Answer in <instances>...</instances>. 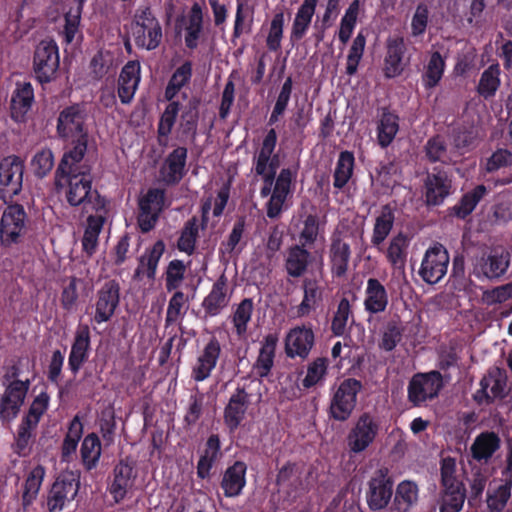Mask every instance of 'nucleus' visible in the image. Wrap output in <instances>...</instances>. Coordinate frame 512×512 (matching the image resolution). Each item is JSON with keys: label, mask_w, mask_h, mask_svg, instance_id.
<instances>
[{"label": "nucleus", "mask_w": 512, "mask_h": 512, "mask_svg": "<svg viewBox=\"0 0 512 512\" xmlns=\"http://www.w3.org/2000/svg\"><path fill=\"white\" fill-rule=\"evenodd\" d=\"M86 154H63L54 172V189L64 195L70 206L92 204L93 209L105 208V200L92 189V164Z\"/></svg>", "instance_id": "1"}, {"label": "nucleus", "mask_w": 512, "mask_h": 512, "mask_svg": "<svg viewBox=\"0 0 512 512\" xmlns=\"http://www.w3.org/2000/svg\"><path fill=\"white\" fill-rule=\"evenodd\" d=\"M87 108L83 103H73L60 110L57 117L56 132L60 139L71 141L63 154H86L89 132L86 125Z\"/></svg>", "instance_id": "2"}, {"label": "nucleus", "mask_w": 512, "mask_h": 512, "mask_svg": "<svg viewBox=\"0 0 512 512\" xmlns=\"http://www.w3.org/2000/svg\"><path fill=\"white\" fill-rule=\"evenodd\" d=\"M19 375V367L12 365L3 376V385L9 382L0 397V419L3 421L15 418L18 415L29 390V380H19Z\"/></svg>", "instance_id": "3"}, {"label": "nucleus", "mask_w": 512, "mask_h": 512, "mask_svg": "<svg viewBox=\"0 0 512 512\" xmlns=\"http://www.w3.org/2000/svg\"><path fill=\"white\" fill-rule=\"evenodd\" d=\"M443 387V376L438 370L415 373L407 385V401L412 407H425L438 398Z\"/></svg>", "instance_id": "4"}, {"label": "nucleus", "mask_w": 512, "mask_h": 512, "mask_svg": "<svg viewBox=\"0 0 512 512\" xmlns=\"http://www.w3.org/2000/svg\"><path fill=\"white\" fill-rule=\"evenodd\" d=\"M479 386L480 388L472 395L477 405L490 406L497 401L505 400L509 394L506 370L497 366L489 368L480 379Z\"/></svg>", "instance_id": "5"}, {"label": "nucleus", "mask_w": 512, "mask_h": 512, "mask_svg": "<svg viewBox=\"0 0 512 512\" xmlns=\"http://www.w3.org/2000/svg\"><path fill=\"white\" fill-rule=\"evenodd\" d=\"M362 388L360 380L344 379L331 397L328 409L329 418L339 422L347 421L356 407L357 395Z\"/></svg>", "instance_id": "6"}, {"label": "nucleus", "mask_w": 512, "mask_h": 512, "mask_svg": "<svg viewBox=\"0 0 512 512\" xmlns=\"http://www.w3.org/2000/svg\"><path fill=\"white\" fill-rule=\"evenodd\" d=\"M132 33L135 45L138 48L151 51L161 44L163 38L162 27L150 7L137 11Z\"/></svg>", "instance_id": "7"}, {"label": "nucleus", "mask_w": 512, "mask_h": 512, "mask_svg": "<svg viewBox=\"0 0 512 512\" xmlns=\"http://www.w3.org/2000/svg\"><path fill=\"white\" fill-rule=\"evenodd\" d=\"M379 431V418L370 412L361 413L347 434L349 451L354 454L364 452L374 443Z\"/></svg>", "instance_id": "8"}, {"label": "nucleus", "mask_w": 512, "mask_h": 512, "mask_svg": "<svg viewBox=\"0 0 512 512\" xmlns=\"http://www.w3.org/2000/svg\"><path fill=\"white\" fill-rule=\"evenodd\" d=\"M510 263V252L502 246L494 247L476 260L473 274L480 280L498 281L506 275Z\"/></svg>", "instance_id": "9"}, {"label": "nucleus", "mask_w": 512, "mask_h": 512, "mask_svg": "<svg viewBox=\"0 0 512 512\" xmlns=\"http://www.w3.org/2000/svg\"><path fill=\"white\" fill-rule=\"evenodd\" d=\"M24 161L20 156L8 155L0 160V200L11 202L23 186Z\"/></svg>", "instance_id": "10"}, {"label": "nucleus", "mask_w": 512, "mask_h": 512, "mask_svg": "<svg viewBox=\"0 0 512 512\" xmlns=\"http://www.w3.org/2000/svg\"><path fill=\"white\" fill-rule=\"evenodd\" d=\"M60 65L59 49L54 41H41L33 55V73L35 79L42 85L56 78Z\"/></svg>", "instance_id": "11"}, {"label": "nucleus", "mask_w": 512, "mask_h": 512, "mask_svg": "<svg viewBox=\"0 0 512 512\" xmlns=\"http://www.w3.org/2000/svg\"><path fill=\"white\" fill-rule=\"evenodd\" d=\"M79 491V477L73 472L60 474L53 482L46 498L49 512H61L73 501Z\"/></svg>", "instance_id": "12"}, {"label": "nucleus", "mask_w": 512, "mask_h": 512, "mask_svg": "<svg viewBox=\"0 0 512 512\" xmlns=\"http://www.w3.org/2000/svg\"><path fill=\"white\" fill-rule=\"evenodd\" d=\"M393 479L385 467L377 469L367 482L366 502L371 511L385 509L393 496Z\"/></svg>", "instance_id": "13"}, {"label": "nucleus", "mask_w": 512, "mask_h": 512, "mask_svg": "<svg viewBox=\"0 0 512 512\" xmlns=\"http://www.w3.org/2000/svg\"><path fill=\"white\" fill-rule=\"evenodd\" d=\"M424 197L427 206H440L453 193L452 175L443 167L435 166L424 179Z\"/></svg>", "instance_id": "14"}, {"label": "nucleus", "mask_w": 512, "mask_h": 512, "mask_svg": "<svg viewBox=\"0 0 512 512\" xmlns=\"http://www.w3.org/2000/svg\"><path fill=\"white\" fill-rule=\"evenodd\" d=\"M27 214L21 204L8 205L0 220V242L3 247L17 244L24 234Z\"/></svg>", "instance_id": "15"}, {"label": "nucleus", "mask_w": 512, "mask_h": 512, "mask_svg": "<svg viewBox=\"0 0 512 512\" xmlns=\"http://www.w3.org/2000/svg\"><path fill=\"white\" fill-rule=\"evenodd\" d=\"M120 290V284L115 279L102 284L95 296L93 322L101 324L112 319L120 304Z\"/></svg>", "instance_id": "16"}, {"label": "nucleus", "mask_w": 512, "mask_h": 512, "mask_svg": "<svg viewBox=\"0 0 512 512\" xmlns=\"http://www.w3.org/2000/svg\"><path fill=\"white\" fill-rule=\"evenodd\" d=\"M449 254L442 244H436L426 250L419 275L428 284L438 283L447 273Z\"/></svg>", "instance_id": "17"}, {"label": "nucleus", "mask_w": 512, "mask_h": 512, "mask_svg": "<svg viewBox=\"0 0 512 512\" xmlns=\"http://www.w3.org/2000/svg\"><path fill=\"white\" fill-rule=\"evenodd\" d=\"M250 396L245 386L240 385L231 394L223 412L224 424L230 432L236 431L245 419L251 404Z\"/></svg>", "instance_id": "18"}, {"label": "nucleus", "mask_w": 512, "mask_h": 512, "mask_svg": "<svg viewBox=\"0 0 512 512\" xmlns=\"http://www.w3.org/2000/svg\"><path fill=\"white\" fill-rule=\"evenodd\" d=\"M35 101L30 82H16L10 99V117L15 123H25Z\"/></svg>", "instance_id": "19"}, {"label": "nucleus", "mask_w": 512, "mask_h": 512, "mask_svg": "<svg viewBox=\"0 0 512 512\" xmlns=\"http://www.w3.org/2000/svg\"><path fill=\"white\" fill-rule=\"evenodd\" d=\"M134 468L126 460H120L114 467L108 491L116 504L122 502L134 486Z\"/></svg>", "instance_id": "20"}, {"label": "nucleus", "mask_w": 512, "mask_h": 512, "mask_svg": "<svg viewBox=\"0 0 512 512\" xmlns=\"http://www.w3.org/2000/svg\"><path fill=\"white\" fill-rule=\"evenodd\" d=\"M91 348L90 328L80 323L75 332L74 340L68 357V367L75 376L88 360Z\"/></svg>", "instance_id": "21"}, {"label": "nucleus", "mask_w": 512, "mask_h": 512, "mask_svg": "<svg viewBox=\"0 0 512 512\" xmlns=\"http://www.w3.org/2000/svg\"><path fill=\"white\" fill-rule=\"evenodd\" d=\"M221 350L219 340L215 336H212L204 346L192 368V378L196 382H202L210 377L212 371L216 368Z\"/></svg>", "instance_id": "22"}, {"label": "nucleus", "mask_w": 512, "mask_h": 512, "mask_svg": "<svg viewBox=\"0 0 512 512\" xmlns=\"http://www.w3.org/2000/svg\"><path fill=\"white\" fill-rule=\"evenodd\" d=\"M315 336L311 328L297 326L292 328L287 337L285 352L288 357L306 359L314 346Z\"/></svg>", "instance_id": "23"}, {"label": "nucleus", "mask_w": 512, "mask_h": 512, "mask_svg": "<svg viewBox=\"0 0 512 512\" xmlns=\"http://www.w3.org/2000/svg\"><path fill=\"white\" fill-rule=\"evenodd\" d=\"M247 464L236 460L229 465L222 474L220 487L226 498H236L242 495L246 486Z\"/></svg>", "instance_id": "24"}, {"label": "nucleus", "mask_w": 512, "mask_h": 512, "mask_svg": "<svg viewBox=\"0 0 512 512\" xmlns=\"http://www.w3.org/2000/svg\"><path fill=\"white\" fill-rule=\"evenodd\" d=\"M139 61L130 60L122 68L118 78V96L122 104H129L134 98L141 80Z\"/></svg>", "instance_id": "25"}, {"label": "nucleus", "mask_w": 512, "mask_h": 512, "mask_svg": "<svg viewBox=\"0 0 512 512\" xmlns=\"http://www.w3.org/2000/svg\"><path fill=\"white\" fill-rule=\"evenodd\" d=\"M277 145V133L274 128L267 131L260 148L253 156V166H258L261 172L267 170L277 174L279 168V155L274 154Z\"/></svg>", "instance_id": "26"}, {"label": "nucleus", "mask_w": 512, "mask_h": 512, "mask_svg": "<svg viewBox=\"0 0 512 512\" xmlns=\"http://www.w3.org/2000/svg\"><path fill=\"white\" fill-rule=\"evenodd\" d=\"M164 252L165 243L161 239L157 240L151 247L146 248L138 259V266L134 271L133 278L141 280L143 277H146L149 281H154L159 261Z\"/></svg>", "instance_id": "27"}, {"label": "nucleus", "mask_w": 512, "mask_h": 512, "mask_svg": "<svg viewBox=\"0 0 512 512\" xmlns=\"http://www.w3.org/2000/svg\"><path fill=\"white\" fill-rule=\"evenodd\" d=\"M331 274L334 278L346 275L351 258L350 245L339 235L333 234L328 251Z\"/></svg>", "instance_id": "28"}, {"label": "nucleus", "mask_w": 512, "mask_h": 512, "mask_svg": "<svg viewBox=\"0 0 512 512\" xmlns=\"http://www.w3.org/2000/svg\"><path fill=\"white\" fill-rule=\"evenodd\" d=\"M227 284L228 279L224 273L213 283L210 292L202 301L206 317L217 316L228 305Z\"/></svg>", "instance_id": "29"}, {"label": "nucleus", "mask_w": 512, "mask_h": 512, "mask_svg": "<svg viewBox=\"0 0 512 512\" xmlns=\"http://www.w3.org/2000/svg\"><path fill=\"white\" fill-rule=\"evenodd\" d=\"M379 112L376 128L377 142L381 148L385 149L392 144L399 131L400 118L389 107H381Z\"/></svg>", "instance_id": "30"}, {"label": "nucleus", "mask_w": 512, "mask_h": 512, "mask_svg": "<svg viewBox=\"0 0 512 512\" xmlns=\"http://www.w3.org/2000/svg\"><path fill=\"white\" fill-rule=\"evenodd\" d=\"M389 303L388 292L377 278H369L365 289L364 309L370 315L383 313Z\"/></svg>", "instance_id": "31"}, {"label": "nucleus", "mask_w": 512, "mask_h": 512, "mask_svg": "<svg viewBox=\"0 0 512 512\" xmlns=\"http://www.w3.org/2000/svg\"><path fill=\"white\" fill-rule=\"evenodd\" d=\"M501 447V438L494 431H483L470 447L471 456L478 462H488Z\"/></svg>", "instance_id": "32"}, {"label": "nucleus", "mask_w": 512, "mask_h": 512, "mask_svg": "<svg viewBox=\"0 0 512 512\" xmlns=\"http://www.w3.org/2000/svg\"><path fill=\"white\" fill-rule=\"evenodd\" d=\"M312 260V254L305 246L299 244L292 245L288 249L285 258V271L290 277L300 278L307 272Z\"/></svg>", "instance_id": "33"}, {"label": "nucleus", "mask_w": 512, "mask_h": 512, "mask_svg": "<svg viewBox=\"0 0 512 512\" xmlns=\"http://www.w3.org/2000/svg\"><path fill=\"white\" fill-rule=\"evenodd\" d=\"M405 51L406 45L402 37H396L388 40L383 69L386 78H394L403 72V57Z\"/></svg>", "instance_id": "34"}, {"label": "nucleus", "mask_w": 512, "mask_h": 512, "mask_svg": "<svg viewBox=\"0 0 512 512\" xmlns=\"http://www.w3.org/2000/svg\"><path fill=\"white\" fill-rule=\"evenodd\" d=\"M222 456L221 442L218 434H211L206 443L205 448L197 463V477L204 480L211 476V469Z\"/></svg>", "instance_id": "35"}, {"label": "nucleus", "mask_w": 512, "mask_h": 512, "mask_svg": "<svg viewBox=\"0 0 512 512\" xmlns=\"http://www.w3.org/2000/svg\"><path fill=\"white\" fill-rule=\"evenodd\" d=\"M278 338L274 334H268L264 337L259 350L258 357L253 364V371L259 378H266L274 366Z\"/></svg>", "instance_id": "36"}, {"label": "nucleus", "mask_w": 512, "mask_h": 512, "mask_svg": "<svg viewBox=\"0 0 512 512\" xmlns=\"http://www.w3.org/2000/svg\"><path fill=\"white\" fill-rule=\"evenodd\" d=\"M204 30V15L199 3L192 4L185 26V45L188 49L194 50L198 47V41Z\"/></svg>", "instance_id": "37"}, {"label": "nucleus", "mask_w": 512, "mask_h": 512, "mask_svg": "<svg viewBox=\"0 0 512 512\" xmlns=\"http://www.w3.org/2000/svg\"><path fill=\"white\" fill-rule=\"evenodd\" d=\"M317 3L318 0H304L298 8L292 24L290 34L291 42H298L305 36L310 27L313 15L315 14Z\"/></svg>", "instance_id": "38"}, {"label": "nucleus", "mask_w": 512, "mask_h": 512, "mask_svg": "<svg viewBox=\"0 0 512 512\" xmlns=\"http://www.w3.org/2000/svg\"><path fill=\"white\" fill-rule=\"evenodd\" d=\"M419 501V487L411 480H403L398 483L393 506L397 512H410Z\"/></svg>", "instance_id": "39"}, {"label": "nucleus", "mask_w": 512, "mask_h": 512, "mask_svg": "<svg viewBox=\"0 0 512 512\" xmlns=\"http://www.w3.org/2000/svg\"><path fill=\"white\" fill-rule=\"evenodd\" d=\"M486 194V186L483 184L477 185L475 188L462 195L458 203L449 209V215L464 220L474 211Z\"/></svg>", "instance_id": "40"}, {"label": "nucleus", "mask_w": 512, "mask_h": 512, "mask_svg": "<svg viewBox=\"0 0 512 512\" xmlns=\"http://www.w3.org/2000/svg\"><path fill=\"white\" fill-rule=\"evenodd\" d=\"M303 299L296 308L298 317L308 316L322 300V288L316 279L305 278L302 281Z\"/></svg>", "instance_id": "41"}, {"label": "nucleus", "mask_w": 512, "mask_h": 512, "mask_svg": "<svg viewBox=\"0 0 512 512\" xmlns=\"http://www.w3.org/2000/svg\"><path fill=\"white\" fill-rule=\"evenodd\" d=\"M466 499L465 486L440 488L436 503L439 512H460Z\"/></svg>", "instance_id": "42"}, {"label": "nucleus", "mask_w": 512, "mask_h": 512, "mask_svg": "<svg viewBox=\"0 0 512 512\" xmlns=\"http://www.w3.org/2000/svg\"><path fill=\"white\" fill-rule=\"evenodd\" d=\"M329 360L326 357H317L307 364L306 375L301 381L304 389L324 386L328 376Z\"/></svg>", "instance_id": "43"}, {"label": "nucleus", "mask_w": 512, "mask_h": 512, "mask_svg": "<svg viewBox=\"0 0 512 512\" xmlns=\"http://www.w3.org/2000/svg\"><path fill=\"white\" fill-rule=\"evenodd\" d=\"M395 215L390 205H384L373 226L371 244L379 248L393 229Z\"/></svg>", "instance_id": "44"}, {"label": "nucleus", "mask_w": 512, "mask_h": 512, "mask_svg": "<svg viewBox=\"0 0 512 512\" xmlns=\"http://www.w3.org/2000/svg\"><path fill=\"white\" fill-rule=\"evenodd\" d=\"M408 247L409 239L402 232H399L390 240L386 250V258L394 269L403 270L405 268Z\"/></svg>", "instance_id": "45"}, {"label": "nucleus", "mask_w": 512, "mask_h": 512, "mask_svg": "<svg viewBox=\"0 0 512 512\" xmlns=\"http://www.w3.org/2000/svg\"><path fill=\"white\" fill-rule=\"evenodd\" d=\"M355 167L354 153L348 150L341 151L333 173V186L342 190L353 176Z\"/></svg>", "instance_id": "46"}, {"label": "nucleus", "mask_w": 512, "mask_h": 512, "mask_svg": "<svg viewBox=\"0 0 512 512\" xmlns=\"http://www.w3.org/2000/svg\"><path fill=\"white\" fill-rule=\"evenodd\" d=\"M192 67V62L186 60L173 72L164 91V97L167 101L173 100L180 90L190 83L193 75Z\"/></svg>", "instance_id": "47"}, {"label": "nucleus", "mask_w": 512, "mask_h": 512, "mask_svg": "<svg viewBox=\"0 0 512 512\" xmlns=\"http://www.w3.org/2000/svg\"><path fill=\"white\" fill-rule=\"evenodd\" d=\"M445 67V60L441 53L439 51L432 52L421 76L422 84L426 90L433 89L440 83Z\"/></svg>", "instance_id": "48"}, {"label": "nucleus", "mask_w": 512, "mask_h": 512, "mask_svg": "<svg viewBox=\"0 0 512 512\" xmlns=\"http://www.w3.org/2000/svg\"><path fill=\"white\" fill-rule=\"evenodd\" d=\"M45 476V468L42 465L35 466L27 475L22 493V507L27 510L36 500Z\"/></svg>", "instance_id": "49"}, {"label": "nucleus", "mask_w": 512, "mask_h": 512, "mask_svg": "<svg viewBox=\"0 0 512 512\" xmlns=\"http://www.w3.org/2000/svg\"><path fill=\"white\" fill-rule=\"evenodd\" d=\"M101 450V441L96 433H89L84 437L80 447V455L86 471H91L97 467Z\"/></svg>", "instance_id": "50"}, {"label": "nucleus", "mask_w": 512, "mask_h": 512, "mask_svg": "<svg viewBox=\"0 0 512 512\" xmlns=\"http://www.w3.org/2000/svg\"><path fill=\"white\" fill-rule=\"evenodd\" d=\"M36 429V427L31 426L28 422H20L12 444V450L16 455L19 457H27L31 454L32 446L36 438Z\"/></svg>", "instance_id": "51"}, {"label": "nucleus", "mask_w": 512, "mask_h": 512, "mask_svg": "<svg viewBox=\"0 0 512 512\" xmlns=\"http://www.w3.org/2000/svg\"><path fill=\"white\" fill-rule=\"evenodd\" d=\"M187 154V148L182 146H178L168 154L165 159V166L168 169V182L177 183L183 178L185 174Z\"/></svg>", "instance_id": "52"}, {"label": "nucleus", "mask_w": 512, "mask_h": 512, "mask_svg": "<svg viewBox=\"0 0 512 512\" xmlns=\"http://www.w3.org/2000/svg\"><path fill=\"white\" fill-rule=\"evenodd\" d=\"M179 101L171 100L166 106L164 112L160 116L157 125L158 143L161 146L167 144L168 136L170 135L180 111Z\"/></svg>", "instance_id": "53"}, {"label": "nucleus", "mask_w": 512, "mask_h": 512, "mask_svg": "<svg viewBox=\"0 0 512 512\" xmlns=\"http://www.w3.org/2000/svg\"><path fill=\"white\" fill-rule=\"evenodd\" d=\"M505 481L493 490L487 491V507L490 512H502L511 497L512 477L504 476Z\"/></svg>", "instance_id": "54"}, {"label": "nucleus", "mask_w": 512, "mask_h": 512, "mask_svg": "<svg viewBox=\"0 0 512 512\" xmlns=\"http://www.w3.org/2000/svg\"><path fill=\"white\" fill-rule=\"evenodd\" d=\"M199 105L200 100L196 97H192L181 114V133L186 136H191L192 139H195L197 135Z\"/></svg>", "instance_id": "55"}, {"label": "nucleus", "mask_w": 512, "mask_h": 512, "mask_svg": "<svg viewBox=\"0 0 512 512\" xmlns=\"http://www.w3.org/2000/svg\"><path fill=\"white\" fill-rule=\"evenodd\" d=\"M404 327L400 319L389 320L382 332L381 340L379 342V348L386 351H393L397 345L402 341Z\"/></svg>", "instance_id": "56"}, {"label": "nucleus", "mask_w": 512, "mask_h": 512, "mask_svg": "<svg viewBox=\"0 0 512 512\" xmlns=\"http://www.w3.org/2000/svg\"><path fill=\"white\" fill-rule=\"evenodd\" d=\"M254 303L251 298H244L233 312L231 319L238 337L247 333L248 323L252 318Z\"/></svg>", "instance_id": "57"}, {"label": "nucleus", "mask_w": 512, "mask_h": 512, "mask_svg": "<svg viewBox=\"0 0 512 512\" xmlns=\"http://www.w3.org/2000/svg\"><path fill=\"white\" fill-rule=\"evenodd\" d=\"M198 236V219L196 216H193L184 224L180 237L177 241L178 250L188 255L194 254Z\"/></svg>", "instance_id": "58"}, {"label": "nucleus", "mask_w": 512, "mask_h": 512, "mask_svg": "<svg viewBox=\"0 0 512 512\" xmlns=\"http://www.w3.org/2000/svg\"><path fill=\"white\" fill-rule=\"evenodd\" d=\"M500 68L498 64H492L481 74L477 92L485 99L491 98L496 94L500 86Z\"/></svg>", "instance_id": "59"}, {"label": "nucleus", "mask_w": 512, "mask_h": 512, "mask_svg": "<svg viewBox=\"0 0 512 512\" xmlns=\"http://www.w3.org/2000/svg\"><path fill=\"white\" fill-rule=\"evenodd\" d=\"M188 297L182 291H175L171 296L165 317V327L176 323L178 320L183 319L188 308Z\"/></svg>", "instance_id": "60"}, {"label": "nucleus", "mask_w": 512, "mask_h": 512, "mask_svg": "<svg viewBox=\"0 0 512 512\" xmlns=\"http://www.w3.org/2000/svg\"><path fill=\"white\" fill-rule=\"evenodd\" d=\"M50 396L46 391L40 392L32 401L27 413L23 416L22 422L38 427L42 416L49 408Z\"/></svg>", "instance_id": "61"}, {"label": "nucleus", "mask_w": 512, "mask_h": 512, "mask_svg": "<svg viewBox=\"0 0 512 512\" xmlns=\"http://www.w3.org/2000/svg\"><path fill=\"white\" fill-rule=\"evenodd\" d=\"M164 202V190L159 188H150L139 200V210L148 213L160 214L163 210Z\"/></svg>", "instance_id": "62"}, {"label": "nucleus", "mask_w": 512, "mask_h": 512, "mask_svg": "<svg viewBox=\"0 0 512 512\" xmlns=\"http://www.w3.org/2000/svg\"><path fill=\"white\" fill-rule=\"evenodd\" d=\"M186 265L182 260L174 259L167 265L165 271V286L171 292L180 287L185 279Z\"/></svg>", "instance_id": "63"}, {"label": "nucleus", "mask_w": 512, "mask_h": 512, "mask_svg": "<svg viewBox=\"0 0 512 512\" xmlns=\"http://www.w3.org/2000/svg\"><path fill=\"white\" fill-rule=\"evenodd\" d=\"M366 45V37L362 32H359L354 38L351 48L347 56L346 74L349 76L357 72L358 65L362 59Z\"/></svg>", "instance_id": "64"}]
</instances>
